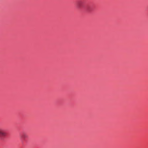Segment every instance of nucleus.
I'll use <instances>...</instances> for the list:
<instances>
[{
	"label": "nucleus",
	"mask_w": 148,
	"mask_h": 148,
	"mask_svg": "<svg viewBox=\"0 0 148 148\" xmlns=\"http://www.w3.org/2000/svg\"><path fill=\"white\" fill-rule=\"evenodd\" d=\"M6 135V133L2 129L0 128V138H2V137H4Z\"/></svg>",
	"instance_id": "nucleus-1"
},
{
	"label": "nucleus",
	"mask_w": 148,
	"mask_h": 148,
	"mask_svg": "<svg viewBox=\"0 0 148 148\" xmlns=\"http://www.w3.org/2000/svg\"><path fill=\"white\" fill-rule=\"evenodd\" d=\"M21 138L23 140H25L26 139L28 138V135L27 134L23 133L21 135Z\"/></svg>",
	"instance_id": "nucleus-2"
},
{
	"label": "nucleus",
	"mask_w": 148,
	"mask_h": 148,
	"mask_svg": "<svg viewBox=\"0 0 148 148\" xmlns=\"http://www.w3.org/2000/svg\"><path fill=\"white\" fill-rule=\"evenodd\" d=\"M81 3V2H78V5H80V4Z\"/></svg>",
	"instance_id": "nucleus-3"
}]
</instances>
